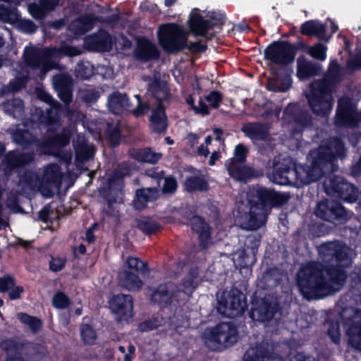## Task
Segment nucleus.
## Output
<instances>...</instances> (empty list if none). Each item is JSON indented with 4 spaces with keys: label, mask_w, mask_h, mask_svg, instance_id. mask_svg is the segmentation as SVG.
Segmentation results:
<instances>
[{
    "label": "nucleus",
    "mask_w": 361,
    "mask_h": 361,
    "mask_svg": "<svg viewBox=\"0 0 361 361\" xmlns=\"http://www.w3.org/2000/svg\"><path fill=\"white\" fill-rule=\"evenodd\" d=\"M346 152L342 139L334 137L328 145L310 150L307 157L310 160V165L298 164L290 157L281 161L274 160L271 172H268L267 176L274 183L288 185L293 180L305 181L307 183L316 182L330 172L324 180L326 192L343 202L353 203L358 199L357 188L344 177L333 173L338 168L336 164L337 159H344Z\"/></svg>",
    "instance_id": "obj_1"
},
{
    "label": "nucleus",
    "mask_w": 361,
    "mask_h": 361,
    "mask_svg": "<svg viewBox=\"0 0 361 361\" xmlns=\"http://www.w3.org/2000/svg\"><path fill=\"white\" fill-rule=\"evenodd\" d=\"M317 251L324 264V274L326 286L323 288L324 297L341 290L345 284L347 272L345 268L353 263L350 249L340 240L328 241L317 247Z\"/></svg>",
    "instance_id": "obj_2"
},
{
    "label": "nucleus",
    "mask_w": 361,
    "mask_h": 361,
    "mask_svg": "<svg viewBox=\"0 0 361 361\" xmlns=\"http://www.w3.org/2000/svg\"><path fill=\"white\" fill-rule=\"evenodd\" d=\"M289 199L287 193L263 186L257 185L250 190L247 194L249 211L245 213L243 227L249 231L261 228L266 223L271 209L283 206Z\"/></svg>",
    "instance_id": "obj_3"
},
{
    "label": "nucleus",
    "mask_w": 361,
    "mask_h": 361,
    "mask_svg": "<svg viewBox=\"0 0 361 361\" xmlns=\"http://www.w3.org/2000/svg\"><path fill=\"white\" fill-rule=\"evenodd\" d=\"M341 80V66L334 60L331 62L324 78L315 80L310 85L305 97L314 114L322 117L329 114L334 104V89Z\"/></svg>",
    "instance_id": "obj_4"
},
{
    "label": "nucleus",
    "mask_w": 361,
    "mask_h": 361,
    "mask_svg": "<svg viewBox=\"0 0 361 361\" xmlns=\"http://www.w3.org/2000/svg\"><path fill=\"white\" fill-rule=\"evenodd\" d=\"M324 270V264L318 261H308L299 269L296 274V285L305 299L324 297L323 288L326 286Z\"/></svg>",
    "instance_id": "obj_5"
},
{
    "label": "nucleus",
    "mask_w": 361,
    "mask_h": 361,
    "mask_svg": "<svg viewBox=\"0 0 361 361\" xmlns=\"http://www.w3.org/2000/svg\"><path fill=\"white\" fill-rule=\"evenodd\" d=\"M38 115L39 123L47 126V133L41 140L39 147L44 151L59 149L69 145L73 132L68 128H63L60 133H57L61 126L60 117L56 110L51 109L44 111L40 108L35 109Z\"/></svg>",
    "instance_id": "obj_6"
},
{
    "label": "nucleus",
    "mask_w": 361,
    "mask_h": 361,
    "mask_svg": "<svg viewBox=\"0 0 361 361\" xmlns=\"http://www.w3.org/2000/svg\"><path fill=\"white\" fill-rule=\"evenodd\" d=\"M159 44L168 54H178L185 49L188 39L183 28L176 23L161 25L157 33Z\"/></svg>",
    "instance_id": "obj_7"
},
{
    "label": "nucleus",
    "mask_w": 361,
    "mask_h": 361,
    "mask_svg": "<svg viewBox=\"0 0 361 361\" xmlns=\"http://www.w3.org/2000/svg\"><path fill=\"white\" fill-rule=\"evenodd\" d=\"M339 318L348 337L349 345L361 352V309L343 307L339 313Z\"/></svg>",
    "instance_id": "obj_8"
},
{
    "label": "nucleus",
    "mask_w": 361,
    "mask_h": 361,
    "mask_svg": "<svg viewBox=\"0 0 361 361\" xmlns=\"http://www.w3.org/2000/svg\"><path fill=\"white\" fill-rule=\"evenodd\" d=\"M217 303L218 312L228 318L241 316L247 307L246 295L235 287L223 291Z\"/></svg>",
    "instance_id": "obj_9"
},
{
    "label": "nucleus",
    "mask_w": 361,
    "mask_h": 361,
    "mask_svg": "<svg viewBox=\"0 0 361 361\" xmlns=\"http://www.w3.org/2000/svg\"><path fill=\"white\" fill-rule=\"evenodd\" d=\"M294 53L292 43L281 39L270 43L264 51L266 60L282 66H288L294 62Z\"/></svg>",
    "instance_id": "obj_10"
},
{
    "label": "nucleus",
    "mask_w": 361,
    "mask_h": 361,
    "mask_svg": "<svg viewBox=\"0 0 361 361\" xmlns=\"http://www.w3.org/2000/svg\"><path fill=\"white\" fill-rule=\"evenodd\" d=\"M360 121V115L356 104L348 96H342L338 100L334 117V125L338 128H355Z\"/></svg>",
    "instance_id": "obj_11"
},
{
    "label": "nucleus",
    "mask_w": 361,
    "mask_h": 361,
    "mask_svg": "<svg viewBox=\"0 0 361 361\" xmlns=\"http://www.w3.org/2000/svg\"><path fill=\"white\" fill-rule=\"evenodd\" d=\"M239 338L238 331L233 322H221L212 328L208 339L216 345L218 350L233 346Z\"/></svg>",
    "instance_id": "obj_12"
},
{
    "label": "nucleus",
    "mask_w": 361,
    "mask_h": 361,
    "mask_svg": "<svg viewBox=\"0 0 361 361\" xmlns=\"http://www.w3.org/2000/svg\"><path fill=\"white\" fill-rule=\"evenodd\" d=\"M243 361H286L281 356L274 355L263 345H256L249 348L243 356ZM289 361H315L314 359L304 353H297L290 355Z\"/></svg>",
    "instance_id": "obj_13"
},
{
    "label": "nucleus",
    "mask_w": 361,
    "mask_h": 361,
    "mask_svg": "<svg viewBox=\"0 0 361 361\" xmlns=\"http://www.w3.org/2000/svg\"><path fill=\"white\" fill-rule=\"evenodd\" d=\"M315 215L326 221L340 224L348 219L345 208L338 201L324 200L319 202L315 208Z\"/></svg>",
    "instance_id": "obj_14"
},
{
    "label": "nucleus",
    "mask_w": 361,
    "mask_h": 361,
    "mask_svg": "<svg viewBox=\"0 0 361 361\" xmlns=\"http://www.w3.org/2000/svg\"><path fill=\"white\" fill-rule=\"evenodd\" d=\"M284 114L288 119L293 136L302 134L305 129L312 126V115L307 109L295 106L291 109H286Z\"/></svg>",
    "instance_id": "obj_15"
},
{
    "label": "nucleus",
    "mask_w": 361,
    "mask_h": 361,
    "mask_svg": "<svg viewBox=\"0 0 361 361\" xmlns=\"http://www.w3.org/2000/svg\"><path fill=\"white\" fill-rule=\"evenodd\" d=\"M281 307L279 302H271L265 298L252 302L250 317L255 321L265 322H269L279 313L282 315Z\"/></svg>",
    "instance_id": "obj_16"
},
{
    "label": "nucleus",
    "mask_w": 361,
    "mask_h": 361,
    "mask_svg": "<svg viewBox=\"0 0 361 361\" xmlns=\"http://www.w3.org/2000/svg\"><path fill=\"white\" fill-rule=\"evenodd\" d=\"M186 218L190 221L192 231L197 234L199 246L203 250L207 249L212 243L210 225L202 216L192 212L187 215Z\"/></svg>",
    "instance_id": "obj_17"
},
{
    "label": "nucleus",
    "mask_w": 361,
    "mask_h": 361,
    "mask_svg": "<svg viewBox=\"0 0 361 361\" xmlns=\"http://www.w3.org/2000/svg\"><path fill=\"white\" fill-rule=\"evenodd\" d=\"M62 184V173L56 164H49L44 171L40 190L47 197L53 195V189H59Z\"/></svg>",
    "instance_id": "obj_18"
},
{
    "label": "nucleus",
    "mask_w": 361,
    "mask_h": 361,
    "mask_svg": "<svg viewBox=\"0 0 361 361\" xmlns=\"http://www.w3.org/2000/svg\"><path fill=\"white\" fill-rule=\"evenodd\" d=\"M85 43L89 50L107 52L112 49L114 39L107 30L99 29L97 32L86 37Z\"/></svg>",
    "instance_id": "obj_19"
},
{
    "label": "nucleus",
    "mask_w": 361,
    "mask_h": 361,
    "mask_svg": "<svg viewBox=\"0 0 361 361\" xmlns=\"http://www.w3.org/2000/svg\"><path fill=\"white\" fill-rule=\"evenodd\" d=\"M180 293V291L178 287L161 284L152 293L151 300L161 308L167 307L174 300L178 301V297Z\"/></svg>",
    "instance_id": "obj_20"
},
{
    "label": "nucleus",
    "mask_w": 361,
    "mask_h": 361,
    "mask_svg": "<svg viewBox=\"0 0 361 361\" xmlns=\"http://www.w3.org/2000/svg\"><path fill=\"white\" fill-rule=\"evenodd\" d=\"M53 85L59 99L66 105L73 100V79L66 73H57L53 78Z\"/></svg>",
    "instance_id": "obj_21"
},
{
    "label": "nucleus",
    "mask_w": 361,
    "mask_h": 361,
    "mask_svg": "<svg viewBox=\"0 0 361 361\" xmlns=\"http://www.w3.org/2000/svg\"><path fill=\"white\" fill-rule=\"evenodd\" d=\"M164 104H156L151 110L149 122L151 129L157 134H165L169 127V119Z\"/></svg>",
    "instance_id": "obj_22"
},
{
    "label": "nucleus",
    "mask_w": 361,
    "mask_h": 361,
    "mask_svg": "<svg viewBox=\"0 0 361 361\" xmlns=\"http://www.w3.org/2000/svg\"><path fill=\"white\" fill-rule=\"evenodd\" d=\"M111 311L118 316V320H124L131 316L133 310V300L130 295L118 294L109 302Z\"/></svg>",
    "instance_id": "obj_23"
},
{
    "label": "nucleus",
    "mask_w": 361,
    "mask_h": 361,
    "mask_svg": "<svg viewBox=\"0 0 361 361\" xmlns=\"http://www.w3.org/2000/svg\"><path fill=\"white\" fill-rule=\"evenodd\" d=\"M217 23L204 19L199 13H191L188 19V27L191 34L197 37H207V32L213 29Z\"/></svg>",
    "instance_id": "obj_24"
},
{
    "label": "nucleus",
    "mask_w": 361,
    "mask_h": 361,
    "mask_svg": "<svg viewBox=\"0 0 361 361\" xmlns=\"http://www.w3.org/2000/svg\"><path fill=\"white\" fill-rule=\"evenodd\" d=\"M135 56L142 61H150L157 60L160 56V51L153 42L143 37L137 39Z\"/></svg>",
    "instance_id": "obj_25"
},
{
    "label": "nucleus",
    "mask_w": 361,
    "mask_h": 361,
    "mask_svg": "<svg viewBox=\"0 0 361 361\" xmlns=\"http://www.w3.org/2000/svg\"><path fill=\"white\" fill-rule=\"evenodd\" d=\"M33 159V152L19 153L16 150L9 151L4 154L3 159L5 171H12L16 169L25 166L31 163Z\"/></svg>",
    "instance_id": "obj_26"
},
{
    "label": "nucleus",
    "mask_w": 361,
    "mask_h": 361,
    "mask_svg": "<svg viewBox=\"0 0 361 361\" xmlns=\"http://www.w3.org/2000/svg\"><path fill=\"white\" fill-rule=\"evenodd\" d=\"M147 93L157 101L156 104H164L170 101L171 94L166 82L159 78H153L147 85Z\"/></svg>",
    "instance_id": "obj_27"
},
{
    "label": "nucleus",
    "mask_w": 361,
    "mask_h": 361,
    "mask_svg": "<svg viewBox=\"0 0 361 361\" xmlns=\"http://www.w3.org/2000/svg\"><path fill=\"white\" fill-rule=\"evenodd\" d=\"M321 71V64L308 60L304 55L298 57L296 75L300 80L319 75Z\"/></svg>",
    "instance_id": "obj_28"
},
{
    "label": "nucleus",
    "mask_w": 361,
    "mask_h": 361,
    "mask_svg": "<svg viewBox=\"0 0 361 361\" xmlns=\"http://www.w3.org/2000/svg\"><path fill=\"white\" fill-rule=\"evenodd\" d=\"M242 132L252 141H266L269 137V128L262 122H247L243 125Z\"/></svg>",
    "instance_id": "obj_29"
},
{
    "label": "nucleus",
    "mask_w": 361,
    "mask_h": 361,
    "mask_svg": "<svg viewBox=\"0 0 361 361\" xmlns=\"http://www.w3.org/2000/svg\"><path fill=\"white\" fill-rule=\"evenodd\" d=\"M99 18L92 13H85L79 16L69 25V30L75 35H83L91 31Z\"/></svg>",
    "instance_id": "obj_30"
},
{
    "label": "nucleus",
    "mask_w": 361,
    "mask_h": 361,
    "mask_svg": "<svg viewBox=\"0 0 361 361\" xmlns=\"http://www.w3.org/2000/svg\"><path fill=\"white\" fill-rule=\"evenodd\" d=\"M159 197V190L155 187L137 189L133 200V205L137 210L142 211L147 208L149 202L156 201Z\"/></svg>",
    "instance_id": "obj_31"
},
{
    "label": "nucleus",
    "mask_w": 361,
    "mask_h": 361,
    "mask_svg": "<svg viewBox=\"0 0 361 361\" xmlns=\"http://www.w3.org/2000/svg\"><path fill=\"white\" fill-rule=\"evenodd\" d=\"M11 135L12 141L23 149H29L32 145L39 147L41 140L27 129L17 128L11 133Z\"/></svg>",
    "instance_id": "obj_32"
},
{
    "label": "nucleus",
    "mask_w": 361,
    "mask_h": 361,
    "mask_svg": "<svg viewBox=\"0 0 361 361\" xmlns=\"http://www.w3.org/2000/svg\"><path fill=\"white\" fill-rule=\"evenodd\" d=\"M200 283L199 269L197 267H192L183 276L180 283L177 287L180 293L182 292L188 295H191L199 286Z\"/></svg>",
    "instance_id": "obj_33"
},
{
    "label": "nucleus",
    "mask_w": 361,
    "mask_h": 361,
    "mask_svg": "<svg viewBox=\"0 0 361 361\" xmlns=\"http://www.w3.org/2000/svg\"><path fill=\"white\" fill-rule=\"evenodd\" d=\"M184 190L188 193L195 192H205L209 190V183L202 175H190L185 178L183 183Z\"/></svg>",
    "instance_id": "obj_34"
},
{
    "label": "nucleus",
    "mask_w": 361,
    "mask_h": 361,
    "mask_svg": "<svg viewBox=\"0 0 361 361\" xmlns=\"http://www.w3.org/2000/svg\"><path fill=\"white\" fill-rule=\"evenodd\" d=\"M300 32L305 36H315L320 40L328 41L326 37V25L317 20H309L303 23Z\"/></svg>",
    "instance_id": "obj_35"
},
{
    "label": "nucleus",
    "mask_w": 361,
    "mask_h": 361,
    "mask_svg": "<svg viewBox=\"0 0 361 361\" xmlns=\"http://www.w3.org/2000/svg\"><path fill=\"white\" fill-rule=\"evenodd\" d=\"M130 104L129 98L126 93L114 92L109 95L108 99L109 109L115 115H118L128 110Z\"/></svg>",
    "instance_id": "obj_36"
},
{
    "label": "nucleus",
    "mask_w": 361,
    "mask_h": 361,
    "mask_svg": "<svg viewBox=\"0 0 361 361\" xmlns=\"http://www.w3.org/2000/svg\"><path fill=\"white\" fill-rule=\"evenodd\" d=\"M225 164L228 174L233 179L240 182H246L250 178L255 176V171L247 165Z\"/></svg>",
    "instance_id": "obj_37"
},
{
    "label": "nucleus",
    "mask_w": 361,
    "mask_h": 361,
    "mask_svg": "<svg viewBox=\"0 0 361 361\" xmlns=\"http://www.w3.org/2000/svg\"><path fill=\"white\" fill-rule=\"evenodd\" d=\"M283 272L276 267L269 268L264 272L261 283L264 289L271 290L280 286L283 281Z\"/></svg>",
    "instance_id": "obj_38"
},
{
    "label": "nucleus",
    "mask_w": 361,
    "mask_h": 361,
    "mask_svg": "<svg viewBox=\"0 0 361 361\" xmlns=\"http://www.w3.org/2000/svg\"><path fill=\"white\" fill-rule=\"evenodd\" d=\"M24 58L26 64L34 69L40 68L46 61L44 54L34 48L25 50Z\"/></svg>",
    "instance_id": "obj_39"
},
{
    "label": "nucleus",
    "mask_w": 361,
    "mask_h": 361,
    "mask_svg": "<svg viewBox=\"0 0 361 361\" xmlns=\"http://www.w3.org/2000/svg\"><path fill=\"white\" fill-rule=\"evenodd\" d=\"M121 283L123 287L130 291H139L143 285V282L137 274L126 270L123 272Z\"/></svg>",
    "instance_id": "obj_40"
},
{
    "label": "nucleus",
    "mask_w": 361,
    "mask_h": 361,
    "mask_svg": "<svg viewBox=\"0 0 361 361\" xmlns=\"http://www.w3.org/2000/svg\"><path fill=\"white\" fill-rule=\"evenodd\" d=\"M75 155V161L83 163L93 157L94 151L93 147L90 146L85 141H78L73 145Z\"/></svg>",
    "instance_id": "obj_41"
},
{
    "label": "nucleus",
    "mask_w": 361,
    "mask_h": 361,
    "mask_svg": "<svg viewBox=\"0 0 361 361\" xmlns=\"http://www.w3.org/2000/svg\"><path fill=\"white\" fill-rule=\"evenodd\" d=\"M137 228L146 235H152L161 231L162 227L156 220L149 216H145L137 221Z\"/></svg>",
    "instance_id": "obj_42"
},
{
    "label": "nucleus",
    "mask_w": 361,
    "mask_h": 361,
    "mask_svg": "<svg viewBox=\"0 0 361 361\" xmlns=\"http://www.w3.org/2000/svg\"><path fill=\"white\" fill-rule=\"evenodd\" d=\"M350 291L355 297H361V264L355 266L349 274Z\"/></svg>",
    "instance_id": "obj_43"
},
{
    "label": "nucleus",
    "mask_w": 361,
    "mask_h": 361,
    "mask_svg": "<svg viewBox=\"0 0 361 361\" xmlns=\"http://www.w3.org/2000/svg\"><path fill=\"white\" fill-rule=\"evenodd\" d=\"M324 326L326 327V334L331 342L339 345L341 339L340 322L338 319H326Z\"/></svg>",
    "instance_id": "obj_44"
},
{
    "label": "nucleus",
    "mask_w": 361,
    "mask_h": 361,
    "mask_svg": "<svg viewBox=\"0 0 361 361\" xmlns=\"http://www.w3.org/2000/svg\"><path fill=\"white\" fill-rule=\"evenodd\" d=\"M94 74V67L88 61L79 62L75 69V75L80 80H88Z\"/></svg>",
    "instance_id": "obj_45"
},
{
    "label": "nucleus",
    "mask_w": 361,
    "mask_h": 361,
    "mask_svg": "<svg viewBox=\"0 0 361 361\" xmlns=\"http://www.w3.org/2000/svg\"><path fill=\"white\" fill-rule=\"evenodd\" d=\"M161 157V153L153 152L151 148L139 149L136 155L138 161L152 164L158 163Z\"/></svg>",
    "instance_id": "obj_46"
},
{
    "label": "nucleus",
    "mask_w": 361,
    "mask_h": 361,
    "mask_svg": "<svg viewBox=\"0 0 361 361\" xmlns=\"http://www.w3.org/2000/svg\"><path fill=\"white\" fill-rule=\"evenodd\" d=\"M18 318L23 324L29 326L34 334L39 332L42 328V321L37 317L21 312L18 314Z\"/></svg>",
    "instance_id": "obj_47"
},
{
    "label": "nucleus",
    "mask_w": 361,
    "mask_h": 361,
    "mask_svg": "<svg viewBox=\"0 0 361 361\" xmlns=\"http://www.w3.org/2000/svg\"><path fill=\"white\" fill-rule=\"evenodd\" d=\"M249 152L248 148L243 144H238L234 149V157L228 159L225 164H243L247 160V154Z\"/></svg>",
    "instance_id": "obj_48"
},
{
    "label": "nucleus",
    "mask_w": 361,
    "mask_h": 361,
    "mask_svg": "<svg viewBox=\"0 0 361 361\" xmlns=\"http://www.w3.org/2000/svg\"><path fill=\"white\" fill-rule=\"evenodd\" d=\"M18 9L16 7L7 6L0 4V20L4 23L12 24L18 20Z\"/></svg>",
    "instance_id": "obj_49"
},
{
    "label": "nucleus",
    "mask_w": 361,
    "mask_h": 361,
    "mask_svg": "<svg viewBox=\"0 0 361 361\" xmlns=\"http://www.w3.org/2000/svg\"><path fill=\"white\" fill-rule=\"evenodd\" d=\"M126 264L130 269H134L143 274L149 271L147 263L138 257H128L126 259Z\"/></svg>",
    "instance_id": "obj_50"
},
{
    "label": "nucleus",
    "mask_w": 361,
    "mask_h": 361,
    "mask_svg": "<svg viewBox=\"0 0 361 361\" xmlns=\"http://www.w3.org/2000/svg\"><path fill=\"white\" fill-rule=\"evenodd\" d=\"M81 99L87 104L96 102L100 97V93L95 87H87L80 91Z\"/></svg>",
    "instance_id": "obj_51"
},
{
    "label": "nucleus",
    "mask_w": 361,
    "mask_h": 361,
    "mask_svg": "<svg viewBox=\"0 0 361 361\" xmlns=\"http://www.w3.org/2000/svg\"><path fill=\"white\" fill-rule=\"evenodd\" d=\"M203 37L205 38L204 41L199 39L196 42H190L189 43L188 42L185 49L193 54L205 52L208 48L207 42L210 39V37L208 36Z\"/></svg>",
    "instance_id": "obj_52"
},
{
    "label": "nucleus",
    "mask_w": 361,
    "mask_h": 361,
    "mask_svg": "<svg viewBox=\"0 0 361 361\" xmlns=\"http://www.w3.org/2000/svg\"><path fill=\"white\" fill-rule=\"evenodd\" d=\"M71 305L69 297L63 291H57L53 296L52 305L59 310L68 308Z\"/></svg>",
    "instance_id": "obj_53"
},
{
    "label": "nucleus",
    "mask_w": 361,
    "mask_h": 361,
    "mask_svg": "<svg viewBox=\"0 0 361 361\" xmlns=\"http://www.w3.org/2000/svg\"><path fill=\"white\" fill-rule=\"evenodd\" d=\"M80 335L85 344H92L97 339L96 331L89 324H84L81 325Z\"/></svg>",
    "instance_id": "obj_54"
},
{
    "label": "nucleus",
    "mask_w": 361,
    "mask_h": 361,
    "mask_svg": "<svg viewBox=\"0 0 361 361\" xmlns=\"http://www.w3.org/2000/svg\"><path fill=\"white\" fill-rule=\"evenodd\" d=\"M326 46L321 43H317L310 47L308 54L315 59L324 61L326 58Z\"/></svg>",
    "instance_id": "obj_55"
},
{
    "label": "nucleus",
    "mask_w": 361,
    "mask_h": 361,
    "mask_svg": "<svg viewBox=\"0 0 361 361\" xmlns=\"http://www.w3.org/2000/svg\"><path fill=\"white\" fill-rule=\"evenodd\" d=\"M6 107L13 116H16V114L21 115L24 111V102L20 98H14L7 102Z\"/></svg>",
    "instance_id": "obj_56"
},
{
    "label": "nucleus",
    "mask_w": 361,
    "mask_h": 361,
    "mask_svg": "<svg viewBox=\"0 0 361 361\" xmlns=\"http://www.w3.org/2000/svg\"><path fill=\"white\" fill-rule=\"evenodd\" d=\"M161 326V321L158 317H153L152 319H146L138 324V329L141 332H147Z\"/></svg>",
    "instance_id": "obj_57"
},
{
    "label": "nucleus",
    "mask_w": 361,
    "mask_h": 361,
    "mask_svg": "<svg viewBox=\"0 0 361 361\" xmlns=\"http://www.w3.org/2000/svg\"><path fill=\"white\" fill-rule=\"evenodd\" d=\"M1 347L7 353L13 352L16 354L23 348V344L16 341L13 338H8L1 341Z\"/></svg>",
    "instance_id": "obj_58"
},
{
    "label": "nucleus",
    "mask_w": 361,
    "mask_h": 361,
    "mask_svg": "<svg viewBox=\"0 0 361 361\" xmlns=\"http://www.w3.org/2000/svg\"><path fill=\"white\" fill-rule=\"evenodd\" d=\"M67 259L66 257H54L51 256V259L49 262V270L52 272L61 271L66 266Z\"/></svg>",
    "instance_id": "obj_59"
},
{
    "label": "nucleus",
    "mask_w": 361,
    "mask_h": 361,
    "mask_svg": "<svg viewBox=\"0 0 361 361\" xmlns=\"http://www.w3.org/2000/svg\"><path fill=\"white\" fill-rule=\"evenodd\" d=\"M204 99L212 108L216 109L220 106V104L223 100V94L219 91L213 90L206 95Z\"/></svg>",
    "instance_id": "obj_60"
},
{
    "label": "nucleus",
    "mask_w": 361,
    "mask_h": 361,
    "mask_svg": "<svg viewBox=\"0 0 361 361\" xmlns=\"http://www.w3.org/2000/svg\"><path fill=\"white\" fill-rule=\"evenodd\" d=\"M178 188V183L176 178L170 175L164 178V183L161 190L164 194H173L176 192Z\"/></svg>",
    "instance_id": "obj_61"
},
{
    "label": "nucleus",
    "mask_w": 361,
    "mask_h": 361,
    "mask_svg": "<svg viewBox=\"0 0 361 361\" xmlns=\"http://www.w3.org/2000/svg\"><path fill=\"white\" fill-rule=\"evenodd\" d=\"M127 173L128 171L121 168V166L114 169L108 178L109 186L111 188L114 185H116L117 182L122 180L126 176Z\"/></svg>",
    "instance_id": "obj_62"
},
{
    "label": "nucleus",
    "mask_w": 361,
    "mask_h": 361,
    "mask_svg": "<svg viewBox=\"0 0 361 361\" xmlns=\"http://www.w3.org/2000/svg\"><path fill=\"white\" fill-rule=\"evenodd\" d=\"M16 285V280L11 275H5L0 277V292L6 293Z\"/></svg>",
    "instance_id": "obj_63"
},
{
    "label": "nucleus",
    "mask_w": 361,
    "mask_h": 361,
    "mask_svg": "<svg viewBox=\"0 0 361 361\" xmlns=\"http://www.w3.org/2000/svg\"><path fill=\"white\" fill-rule=\"evenodd\" d=\"M28 10L32 16L35 19H43L47 15L39 3L30 4Z\"/></svg>",
    "instance_id": "obj_64"
}]
</instances>
